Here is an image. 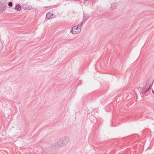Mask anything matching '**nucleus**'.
<instances>
[{"mask_svg":"<svg viewBox=\"0 0 154 154\" xmlns=\"http://www.w3.org/2000/svg\"><path fill=\"white\" fill-rule=\"evenodd\" d=\"M89 0H84V2L85 3V2H88Z\"/></svg>","mask_w":154,"mask_h":154,"instance_id":"13","label":"nucleus"},{"mask_svg":"<svg viewBox=\"0 0 154 154\" xmlns=\"http://www.w3.org/2000/svg\"><path fill=\"white\" fill-rule=\"evenodd\" d=\"M83 23L82 22H81L80 23V24L77 25V26H78L79 27H80L81 28V27H82V26L83 25Z\"/></svg>","mask_w":154,"mask_h":154,"instance_id":"9","label":"nucleus"},{"mask_svg":"<svg viewBox=\"0 0 154 154\" xmlns=\"http://www.w3.org/2000/svg\"><path fill=\"white\" fill-rule=\"evenodd\" d=\"M88 18V17H86L84 15L82 22L85 23Z\"/></svg>","mask_w":154,"mask_h":154,"instance_id":"8","label":"nucleus"},{"mask_svg":"<svg viewBox=\"0 0 154 154\" xmlns=\"http://www.w3.org/2000/svg\"><path fill=\"white\" fill-rule=\"evenodd\" d=\"M148 85H147V84H146L145 85V87L144 88V89H145V88L146 87H148Z\"/></svg>","mask_w":154,"mask_h":154,"instance_id":"12","label":"nucleus"},{"mask_svg":"<svg viewBox=\"0 0 154 154\" xmlns=\"http://www.w3.org/2000/svg\"><path fill=\"white\" fill-rule=\"evenodd\" d=\"M14 8L16 10L19 11L21 10V7L20 5L17 4L16 5Z\"/></svg>","mask_w":154,"mask_h":154,"instance_id":"5","label":"nucleus"},{"mask_svg":"<svg viewBox=\"0 0 154 154\" xmlns=\"http://www.w3.org/2000/svg\"><path fill=\"white\" fill-rule=\"evenodd\" d=\"M69 141L68 137L64 136L60 138L57 142V145L60 146H66Z\"/></svg>","mask_w":154,"mask_h":154,"instance_id":"1","label":"nucleus"},{"mask_svg":"<svg viewBox=\"0 0 154 154\" xmlns=\"http://www.w3.org/2000/svg\"><path fill=\"white\" fill-rule=\"evenodd\" d=\"M84 4L85 5V6H86L88 5V4L89 3H88V2H85V3L84 2Z\"/></svg>","mask_w":154,"mask_h":154,"instance_id":"11","label":"nucleus"},{"mask_svg":"<svg viewBox=\"0 0 154 154\" xmlns=\"http://www.w3.org/2000/svg\"><path fill=\"white\" fill-rule=\"evenodd\" d=\"M152 92L153 94V93H154V91L152 90Z\"/></svg>","mask_w":154,"mask_h":154,"instance_id":"14","label":"nucleus"},{"mask_svg":"<svg viewBox=\"0 0 154 154\" xmlns=\"http://www.w3.org/2000/svg\"><path fill=\"white\" fill-rule=\"evenodd\" d=\"M151 86H152L151 85H150V86H149V88L147 89L146 90L142 92L143 93V94H146V92H148L149 91V90L150 89V87Z\"/></svg>","mask_w":154,"mask_h":154,"instance_id":"7","label":"nucleus"},{"mask_svg":"<svg viewBox=\"0 0 154 154\" xmlns=\"http://www.w3.org/2000/svg\"><path fill=\"white\" fill-rule=\"evenodd\" d=\"M116 5L115 3H113L111 4V9L113 10L114 9H115L116 8Z\"/></svg>","mask_w":154,"mask_h":154,"instance_id":"6","label":"nucleus"},{"mask_svg":"<svg viewBox=\"0 0 154 154\" xmlns=\"http://www.w3.org/2000/svg\"><path fill=\"white\" fill-rule=\"evenodd\" d=\"M6 0H0V10L3 11L5 10V8L6 5Z\"/></svg>","mask_w":154,"mask_h":154,"instance_id":"3","label":"nucleus"},{"mask_svg":"<svg viewBox=\"0 0 154 154\" xmlns=\"http://www.w3.org/2000/svg\"><path fill=\"white\" fill-rule=\"evenodd\" d=\"M81 30V28L79 27L77 25L71 28L70 32L72 33L73 34H76L79 33Z\"/></svg>","mask_w":154,"mask_h":154,"instance_id":"2","label":"nucleus"},{"mask_svg":"<svg viewBox=\"0 0 154 154\" xmlns=\"http://www.w3.org/2000/svg\"><path fill=\"white\" fill-rule=\"evenodd\" d=\"M8 5L9 6L12 7L13 5V3L12 2H9Z\"/></svg>","mask_w":154,"mask_h":154,"instance_id":"10","label":"nucleus"},{"mask_svg":"<svg viewBox=\"0 0 154 154\" xmlns=\"http://www.w3.org/2000/svg\"><path fill=\"white\" fill-rule=\"evenodd\" d=\"M46 17L48 19H50L54 18V15L53 13L49 12L46 14Z\"/></svg>","mask_w":154,"mask_h":154,"instance_id":"4","label":"nucleus"}]
</instances>
